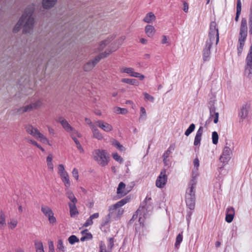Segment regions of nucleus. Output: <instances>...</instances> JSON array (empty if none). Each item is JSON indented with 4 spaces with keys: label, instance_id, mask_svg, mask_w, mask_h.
Here are the masks:
<instances>
[{
    "label": "nucleus",
    "instance_id": "4be33fe9",
    "mask_svg": "<svg viewBox=\"0 0 252 252\" xmlns=\"http://www.w3.org/2000/svg\"><path fill=\"white\" fill-rule=\"evenodd\" d=\"M115 37L116 35L115 34L110 35L108 36V37L106 39L101 41V42L99 44L98 50H102L108 44H109L115 38Z\"/></svg>",
    "mask_w": 252,
    "mask_h": 252
},
{
    "label": "nucleus",
    "instance_id": "c756f323",
    "mask_svg": "<svg viewBox=\"0 0 252 252\" xmlns=\"http://www.w3.org/2000/svg\"><path fill=\"white\" fill-rule=\"evenodd\" d=\"M210 116L214 118V123L217 124L219 121V114L215 111L214 108H211L210 110Z\"/></svg>",
    "mask_w": 252,
    "mask_h": 252
},
{
    "label": "nucleus",
    "instance_id": "052dcab7",
    "mask_svg": "<svg viewBox=\"0 0 252 252\" xmlns=\"http://www.w3.org/2000/svg\"><path fill=\"white\" fill-rule=\"evenodd\" d=\"M25 106H26V110H27V112H30V111L33 110V109H34V108L33 107L32 103H31L30 104L26 105Z\"/></svg>",
    "mask_w": 252,
    "mask_h": 252
},
{
    "label": "nucleus",
    "instance_id": "c85d7f7f",
    "mask_svg": "<svg viewBox=\"0 0 252 252\" xmlns=\"http://www.w3.org/2000/svg\"><path fill=\"white\" fill-rule=\"evenodd\" d=\"M68 206L69 208L70 215L71 217H74L76 215L78 214L79 213L76 204H68Z\"/></svg>",
    "mask_w": 252,
    "mask_h": 252
},
{
    "label": "nucleus",
    "instance_id": "49530a36",
    "mask_svg": "<svg viewBox=\"0 0 252 252\" xmlns=\"http://www.w3.org/2000/svg\"><path fill=\"white\" fill-rule=\"evenodd\" d=\"M82 234L84 235V237L86 238L87 240H91L93 238V236L91 233H88L87 230H84L82 232Z\"/></svg>",
    "mask_w": 252,
    "mask_h": 252
},
{
    "label": "nucleus",
    "instance_id": "393cba45",
    "mask_svg": "<svg viewBox=\"0 0 252 252\" xmlns=\"http://www.w3.org/2000/svg\"><path fill=\"white\" fill-rule=\"evenodd\" d=\"M91 130L93 134V137L98 140L103 139V136L95 126H92Z\"/></svg>",
    "mask_w": 252,
    "mask_h": 252
},
{
    "label": "nucleus",
    "instance_id": "9b49d317",
    "mask_svg": "<svg viewBox=\"0 0 252 252\" xmlns=\"http://www.w3.org/2000/svg\"><path fill=\"white\" fill-rule=\"evenodd\" d=\"M168 176L166 174V171L165 169H163L156 181V185L158 188H163L167 183Z\"/></svg>",
    "mask_w": 252,
    "mask_h": 252
},
{
    "label": "nucleus",
    "instance_id": "cd10ccee",
    "mask_svg": "<svg viewBox=\"0 0 252 252\" xmlns=\"http://www.w3.org/2000/svg\"><path fill=\"white\" fill-rule=\"evenodd\" d=\"M6 224V216L4 211L0 209V229L5 227Z\"/></svg>",
    "mask_w": 252,
    "mask_h": 252
},
{
    "label": "nucleus",
    "instance_id": "aec40b11",
    "mask_svg": "<svg viewBox=\"0 0 252 252\" xmlns=\"http://www.w3.org/2000/svg\"><path fill=\"white\" fill-rule=\"evenodd\" d=\"M59 122L61 124L63 129L67 132H71L73 130V127L70 126L68 122L63 118H60Z\"/></svg>",
    "mask_w": 252,
    "mask_h": 252
},
{
    "label": "nucleus",
    "instance_id": "603ef678",
    "mask_svg": "<svg viewBox=\"0 0 252 252\" xmlns=\"http://www.w3.org/2000/svg\"><path fill=\"white\" fill-rule=\"evenodd\" d=\"M145 98L153 102L154 100V97L147 93H144Z\"/></svg>",
    "mask_w": 252,
    "mask_h": 252
},
{
    "label": "nucleus",
    "instance_id": "774afa93",
    "mask_svg": "<svg viewBox=\"0 0 252 252\" xmlns=\"http://www.w3.org/2000/svg\"><path fill=\"white\" fill-rule=\"evenodd\" d=\"M99 215L98 213H95L90 216L89 218L93 220L94 219L98 218L99 217Z\"/></svg>",
    "mask_w": 252,
    "mask_h": 252
},
{
    "label": "nucleus",
    "instance_id": "bf43d9fd",
    "mask_svg": "<svg viewBox=\"0 0 252 252\" xmlns=\"http://www.w3.org/2000/svg\"><path fill=\"white\" fill-rule=\"evenodd\" d=\"M161 43L163 44H166L168 43V38L166 35H162L161 37Z\"/></svg>",
    "mask_w": 252,
    "mask_h": 252
},
{
    "label": "nucleus",
    "instance_id": "6ab92c4d",
    "mask_svg": "<svg viewBox=\"0 0 252 252\" xmlns=\"http://www.w3.org/2000/svg\"><path fill=\"white\" fill-rule=\"evenodd\" d=\"M57 1L58 0H42V5L44 9H49L54 7Z\"/></svg>",
    "mask_w": 252,
    "mask_h": 252
},
{
    "label": "nucleus",
    "instance_id": "39448f33",
    "mask_svg": "<svg viewBox=\"0 0 252 252\" xmlns=\"http://www.w3.org/2000/svg\"><path fill=\"white\" fill-rule=\"evenodd\" d=\"M248 35L247 21L246 18H242L240 28L237 46L238 54L240 56L243 50L245 43Z\"/></svg>",
    "mask_w": 252,
    "mask_h": 252
},
{
    "label": "nucleus",
    "instance_id": "5fc2aeb1",
    "mask_svg": "<svg viewBox=\"0 0 252 252\" xmlns=\"http://www.w3.org/2000/svg\"><path fill=\"white\" fill-rule=\"evenodd\" d=\"M49 252H55L54 246L53 242L50 241L48 242Z\"/></svg>",
    "mask_w": 252,
    "mask_h": 252
},
{
    "label": "nucleus",
    "instance_id": "c03bdc74",
    "mask_svg": "<svg viewBox=\"0 0 252 252\" xmlns=\"http://www.w3.org/2000/svg\"><path fill=\"white\" fill-rule=\"evenodd\" d=\"M182 240H183L182 235L181 234H179L177 235V237H176V242H175V246L176 248H178L179 246L180 245V244L182 242Z\"/></svg>",
    "mask_w": 252,
    "mask_h": 252
},
{
    "label": "nucleus",
    "instance_id": "7ed1b4c3",
    "mask_svg": "<svg viewBox=\"0 0 252 252\" xmlns=\"http://www.w3.org/2000/svg\"><path fill=\"white\" fill-rule=\"evenodd\" d=\"M219 41V34L217 23L215 22H212L210 25L209 38L206 42L203 51V58L204 61H207L209 59L211 53L210 49L212 45L214 44L217 45Z\"/></svg>",
    "mask_w": 252,
    "mask_h": 252
},
{
    "label": "nucleus",
    "instance_id": "79ce46f5",
    "mask_svg": "<svg viewBox=\"0 0 252 252\" xmlns=\"http://www.w3.org/2000/svg\"><path fill=\"white\" fill-rule=\"evenodd\" d=\"M69 244L73 245L74 243L79 241V239L75 235H71L68 239Z\"/></svg>",
    "mask_w": 252,
    "mask_h": 252
},
{
    "label": "nucleus",
    "instance_id": "473e14b6",
    "mask_svg": "<svg viewBox=\"0 0 252 252\" xmlns=\"http://www.w3.org/2000/svg\"><path fill=\"white\" fill-rule=\"evenodd\" d=\"M147 119V113L145 109L143 107H140V116L139 121L140 122L144 121Z\"/></svg>",
    "mask_w": 252,
    "mask_h": 252
},
{
    "label": "nucleus",
    "instance_id": "1a4fd4ad",
    "mask_svg": "<svg viewBox=\"0 0 252 252\" xmlns=\"http://www.w3.org/2000/svg\"><path fill=\"white\" fill-rule=\"evenodd\" d=\"M110 55V52L107 53V51L100 54L97 55L95 58L86 63L84 66V69L85 71H88L92 69L94 66L99 62V61L104 58H105Z\"/></svg>",
    "mask_w": 252,
    "mask_h": 252
},
{
    "label": "nucleus",
    "instance_id": "2eb2a0df",
    "mask_svg": "<svg viewBox=\"0 0 252 252\" xmlns=\"http://www.w3.org/2000/svg\"><path fill=\"white\" fill-rule=\"evenodd\" d=\"M95 123L100 128L106 132H109L113 129V126L106 122L98 120Z\"/></svg>",
    "mask_w": 252,
    "mask_h": 252
},
{
    "label": "nucleus",
    "instance_id": "de8ad7c7",
    "mask_svg": "<svg viewBox=\"0 0 252 252\" xmlns=\"http://www.w3.org/2000/svg\"><path fill=\"white\" fill-rule=\"evenodd\" d=\"M57 248L59 250L63 252L64 251V248L63 245V241L61 239H59L58 241Z\"/></svg>",
    "mask_w": 252,
    "mask_h": 252
},
{
    "label": "nucleus",
    "instance_id": "4468645a",
    "mask_svg": "<svg viewBox=\"0 0 252 252\" xmlns=\"http://www.w3.org/2000/svg\"><path fill=\"white\" fill-rule=\"evenodd\" d=\"M126 39V36L125 35H123L118 38L113 44L110 50H107L106 51L107 53L110 52V54L114 51H116L118 50L120 47L123 44L125 40Z\"/></svg>",
    "mask_w": 252,
    "mask_h": 252
},
{
    "label": "nucleus",
    "instance_id": "f3484780",
    "mask_svg": "<svg viewBox=\"0 0 252 252\" xmlns=\"http://www.w3.org/2000/svg\"><path fill=\"white\" fill-rule=\"evenodd\" d=\"M130 189L126 188V185L123 182H120L117 190L118 195L122 197L127 194Z\"/></svg>",
    "mask_w": 252,
    "mask_h": 252
},
{
    "label": "nucleus",
    "instance_id": "f8f14e48",
    "mask_svg": "<svg viewBox=\"0 0 252 252\" xmlns=\"http://www.w3.org/2000/svg\"><path fill=\"white\" fill-rule=\"evenodd\" d=\"M114 239L110 238L108 239V244L106 246L103 241H101L99 244V252H112V249L114 246Z\"/></svg>",
    "mask_w": 252,
    "mask_h": 252
},
{
    "label": "nucleus",
    "instance_id": "f704fd0d",
    "mask_svg": "<svg viewBox=\"0 0 252 252\" xmlns=\"http://www.w3.org/2000/svg\"><path fill=\"white\" fill-rule=\"evenodd\" d=\"M121 81L123 83H125L126 84H129L133 85H137L138 82L136 79H128V78H124L122 79Z\"/></svg>",
    "mask_w": 252,
    "mask_h": 252
},
{
    "label": "nucleus",
    "instance_id": "a211bd4d",
    "mask_svg": "<svg viewBox=\"0 0 252 252\" xmlns=\"http://www.w3.org/2000/svg\"><path fill=\"white\" fill-rule=\"evenodd\" d=\"M249 108L250 105L248 104H245L242 106L239 113V116L241 119H245L248 117Z\"/></svg>",
    "mask_w": 252,
    "mask_h": 252
},
{
    "label": "nucleus",
    "instance_id": "a19ab883",
    "mask_svg": "<svg viewBox=\"0 0 252 252\" xmlns=\"http://www.w3.org/2000/svg\"><path fill=\"white\" fill-rule=\"evenodd\" d=\"M25 140L27 142L36 147L37 148H38L40 146V144H39L35 140L30 137H26Z\"/></svg>",
    "mask_w": 252,
    "mask_h": 252
},
{
    "label": "nucleus",
    "instance_id": "680f3d73",
    "mask_svg": "<svg viewBox=\"0 0 252 252\" xmlns=\"http://www.w3.org/2000/svg\"><path fill=\"white\" fill-rule=\"evenodd\" d=\"M134 77L139 78L140 80H143L145 78V76L139 73L136 72Z\"/></svg>",
    "mask_w": 252,
    "mask_h": 252
},
{
    "label": "nucleus",
    "instance_id": "a878e982",
    "mask_svg": "<svg viewBox=\"0 0 252 252\" xmlns=\"http://www.w3.org/2000/svg\"><path fill=\"white\" fill-rule=\"evenodd\" d=\"M156 19V17L155 14L153 12H150L145 15L143 21L147 23H151L154 22Z\"/></svg>",
    "mask_w": 252,
    "mask_h": 252
},
{
    "label": "nucleus",
    "instance_id": "9d476101",
    "mask_svg": "<svg viewBox=\"0 0 252 252\" xmlns=\"http://www.w3.org/2000/svg\"><path fill=\"white\" fill-rule=\"evenodd\" d=\"M246 63L245 73L248 77H251L252 75V45L246 57Z\"/></svg>",
    "mask_w": 252,
    "mask_h": 252
},
{
    "label": "nucleus",
    "instance_id": "b1692460",
    "mask_svg": "<svg viewBox=\"0 0 252 252\" xmlns=\"http://www.w3.org/2000/svg\"><path fill=\"white\" fill-rule=\"evenodd\" d=\"M156 29L154 27L151 25L146 26L145 28V32L147 35L149 37H153L156 33Z\"/></svg>",
    "mask_w": 252,
    "mask_h": 252
},
{
    "label": "nucleus",
    "instance_id": "e2e57ef3",
    "mask_svg": "<svg viewBox=\"0 0 252 252\" xmlns=\"http://www.w3.org/2000/svg\"><path fill=\"white\" fill-rule=\"evenodd\" d=\"M170 153L168 152L167 151H166L163 154V162L164 163H166V159L167 158L169 157Z\"/></svg>",
    "mask_w": 252,
    "mask_h": 252
},
{
    "label": "nucleus",
    "instance_id": "58836bf2",
    "mask_svg": "<svg viewBox=\"0 0 252 252\" xmlns=\"http://www.w3.org/2000/svg\"><path fill=\"white\" fill-rule=\"evenodd\" d=\"M18 224V221L17 220L12 219H11L10 221L8 223V227L10 229H13L16 227Z\"/></svg>",
    "mask_w": 252,
    "mask_h": 252
},
{
    "label": "nucleus",
    "instance_id": "338daca9",
    "mask_svg": "<svg viewBox=\"0 0 252 252\" xmlns=\"http://www.w3.org/2000/svg\"><path fill=\"white\" fill-rule=\"evenodd\" d=\"M53 156L52 154H49L46 158V162H52Z\"/></svg>",
    "mask_w": 252,
    "mask_h": 252
},
{
    "label": "nucleus",
    "instance_id": "dca6fc26",
    "mask_svg": "<svg viewBox=\"0 0 252 252\" xmlns=\"http://www.w3.org/2000/svg\"><path fill=\"white\" fill-rule=\"evenodd\" d=\"M145 209L144 208L142 207L141 208H139L136 212L135 214L133 215L132 218L131 220L136 219L138 217V221L140 224H143L145 217L144 216V214L145 213Z\"/></svg>",
    "mask_w": 252,
    "mask_h": 252
},
{
    "label": "nucleus",
    "instance_id": "8fccbe9b",
    "mask_svg": "<svg viewBox=\"0 0 252 252\" xmlns=\"http://www.w3.org/2000/svg\"><path fill=\"white\" fill-rule=\"evenodd\" d=\"M70 134V136L72 137V135L74 136L75 137L77 136L78 137H81V134L78 132L77 130L74 129L73 128V130L71 131V132H69Z\"/></svg>",
    "mask_w": 252,
    "mask_h": 252
},
{
    "label": "nucleus",
    "instance_id": "6e6d98bb",
    "mask_svg": "<svg viewBox=\"0 0 252 252\" xmlns=\"http://www.w3.org/2000/svg\"><path fill=\"white\" fill-rule=\"evenodd\" d=\"M226 214L235 215V210L233 207H229L226 209Z\"/></svg>",
    "mask_w": 252,
    "mask_h": 252
},
{
    "label": "nucleus",
    "instance_id": "bb28decb",
    "mask_svg": "<svg viewBox=\"0 0 252 252\" xmlns=\"http://www.w3.org/2000/svg\"><path fill=\"white\" fill-rule=\"evenodd\" d=\"M120 71L122 73H127L132 77H134L136 73L131 67H122L120 68Z\"/></svg>",
    "mask_w": 252,
    "mask_h": 252
},
{
    "label": "nucleus",
    "instance_id": "69168bd1",
    "mask_svg": "<svg viewBox=\"0 0 252 252\" xmlns=\"http://www.w3.org/2000/svg\"><path fill=\"white\" fill-rule=\"evenodd\" d=\"M47 165L48 168L50 171H53L54 170V164H53L52 162H47Z\"/></svg>",
    "mask_w": 252,
    "mask_h": 252
},
{
    "label": "nucleus",
    "instance_id": "0e129e2a",
    "mask_svg": "<svg viewBox=\"0 0 252 252\" xmlns=\"http://www.w3.org/2000/svg\"><path fill=\"white\" fill-rule=\"evenodd\" d=\"M175 148V145L172 144L169 146V147L168 148V149H167V151H168V152H169V153L171 154L173 151H174Z\"/></svg>",
    "mask_w": 252,
    "mask_h": 252
},
{
    "label": "nucleus",
    "instance_id": "c9c22d12",
    "mask_svg": "<svg viewBox=\"0 0 252 252\" xmlns=\"http://www.w3.org/2000/svg\"><path fill=\"white\" fill-rule=\"evenodd\" d=\"M111 142L112 145L116 147L121 151H123L124 150V147L117 140L115 139H112Z\"/></svg>",
    "mask_w": 252,
    "mask_h": 252
},
{
    "label": "nucleus",
    "instance_id": "7c9ffc66",
    "mask_svg": "<svg viewBox=\"0 0 252 252\" xmlns=\"http://www.w3.org/2000/svg\"><path fill=\"white\" fill-rule=\"evenodd\" d=\"M34 245L36 252H44L43 244L41 241H35Z\"/></svg>",
    "mask_w": 252,
    "mask_h": 252
},
{
    "label": "nucleus",
    "instance_id": "09e8293b",
    "mask_svg": "<svg viewBox=\"0 0 252 252\" xmlns=\"http://www.w3.org/2000/svg\"><path fill=\"white\" fill-rule=\"evenodd\" d=\"M234 215H232L231 214H226L225 216V221L227 222L228 223H230L232 221L233 219H234Z\"/></svg>",
    "mask_w": 252,
    "mask_h": 252
},
{
    "label": "nucleus",
    "instance_id": "864d4df0",
    "mask_svg": "<svg viewBox=\"0 0 252 252\" xmlns=\"http://www.w3.org/2000/svg\"><path fill=\"white\" fill-rule=\"evenodd\" d=\"M93 220L89 218L83 224V226L88 227L90 225H92L93 224Z\"/></svg>",
    "mask_w": 252,
    "mask_h": 252
},
{
    "label": "nucleus",
    "instance_id": "72a5a7b5",
    "mask_svg": "<svg viewBox=\"0 0 252 252\" xmlns=\"http://www.w3.org/2000/svg\"><path fill=\"white\" fill-rule=\"evenodd\" d=\"M41 210L45 216H47L53 212L50 207L44 205H41Z\"/></svg>",
    "mask_w": 252,
    "mask_h": 252
},
{
    "label": "nucleus",
    "instance_id": "13d9d810",
    "mask_svg": "<svg viewBox=\"0 0 252 252\" xmlns=\"http://www.w3.org/2000/svg\"><path fill=\"white\" fill-rule=\"evenodd\" d=\"M17 112L19 113V114H23L25 112H27V110H26V106H23V107H21L18 109H17Z\"/></svg>",
    "mask_w": 252,
    "mask_h": 252
},
{
    "label": "nucleus",
    "instance_id": "20e7f679",
    "mask_svg": "<svg viewBox=\"0 0 252 252\" xmlns=\"http://www.w3.org/2000/svg\"><path fill=\"white\" fill-rule=\"evenodd\" d=\"M129 200V198H125L115 204L110 206L108 208L109 213L108 217L109 219L114 220H118L124 213V209L121 207L127 203Z\"/></svg>",
    "mask_w": 252,
    "mask_h": 252
},
{
    "label": "nucleus",
    "instance_id": "5701e85b",
    "mask_svg": "<svg viewBox=\"0 0 252 252\" xmlns=\"http://www.w3.org/2000/svg\"><path fill=\"white\" fill-rule=\"evenodd\" d=\"M65 194L66 197L69 199L70 202L68 204H76L77 202V199L74 196L72 191L66 188L65 189Z\"/></svg>",
    "mask_w": 252,
    "mask_h": 252
},
{
    "label": "nucleus",
    "instance_id": "4c0bfd02",
    "mask_svg": "<svg viewBox=\"0 0 252 252\" xmlns=\"http://www.w3.org/2000/svg\"><path fill=\"white\" fill-rule=\"evenodd\" d=\"M54 214L53 212H52L51 213L46 216L47 218H48L49 222L52 224H55L57 221L56 219L54 217Z\"/></svg>",
    "mask_w": 252,
    "mask_h": 252
},
{
    "label": "nucleus",
    "instance_id": "0eeeda50",
    "mask_svg": "<svg viewBox=\"0 0 252 252\" xmlns=\"http://www.w3.org/2000/svg\"><path fill=\"white\" fill-rule=\"evenodd\" d=\"M25 129L29 134L32 136L40 142L44 144L51 145L48 139L44 134L41 133L37 128L34 127L32 125H28L25 126Z\"/></svg>",
    "mask_w": 252,
    "mask_h": 252
},
{
    "label": "nucleus",
    "instance_id": "f03ea898",
    "mask_svg": "<svg viewBox=\"0 0 252 252\" xmlns=\"http://www.w3.org/2000/svg\"><path fill=\"white\" fill-rule=\"evenodd\" d=\"M193 165L196 169L195 171L192 172L191 179L188 184V187L186 189L185 195L187 205L190 210L194 209L195 205V187L197 184L196 177L197 176L196 171L199 166V161L197 158L194 159Z\"/></svg>",
    "mask_w": 252,
    "mask_h": 252
},
{
    "label": "nucleus",
    "instance_id": "4d7b16f0",
    "mask_svg": "<svg viewBox=\"0 0 252 252\" xmlns=\"http://www.w3.org/2000/svg\"><path fill=\"white\" fill-rule=\"evenodd\" d=\"M241 7H242V3H241V0H237L236 11H238V12H241Z\"/></svg>",
    "mask_w": 252,
    "mask_h": 252
},
{
    "label": "nucleus",
    "instance_id": "37998d69",
    "mask_svg": "<svg viewBox=\"0 0 252 252\" xmlns=\"http://www.w3.org/2000/svg\"><path fill=\"white\" fill-rule=\"evenodd\" d=\"M212 138L213 143L215 145L217 144L218 143L219 135L216 131L212 132Z\"/></svg>",
    "mask_w": 252,
    "mask_h": 252
},
{
    "label": "nucleus",
    "instance_id": "a18cd8bd",
    "mask_svg": "<svg viewBox=\"0 0 252 252\" xmlns=\"http://www.w3.org/2000/svg\"><path fill=\"white\" fill-rule=\"evenodd\" d=\"M113 158L119 163H122L123 161V158L119 156L117 153H113L112 155Z\"/></svg>",
    "mask_w": 252,
    "mask_h": 252
},
{
    "label": "nucleus",
    "instance_id": "412c9836",
    "mask_svg": "<svg viewBox=\"0 0 252 252\" xmlns=\"http://www.w3.org/2000/svg\"><path fill=\"white\" fill-rule=\"evenodd\" d=\"M203 132V127L202 126H200L198 129L194 141V145L195 146H197L200 145V141L201 140L202 135Z\"/></svg>",
    "mask_w": 252,
    "mask_h": 252
},
{
    "label": "nucleus",
    "instance_id": "ddd939ff",
    "mask_svg": "<svg viewBox=\"0 0 252 252\" xmlns=\"http://www.w3.org/2000/svg\"><path fill=\"white\" fill-rule=\"evenodd\" d=\"M231 155L232 151L231 149L227 146H225L223 150L222 155L220 158V160L221 162H223V163L226 164L231 158Z\"/></svg>",
    "mask_w": 252,
    "mask_h": 252
},
{
    "label": "nucleus",
    "instance_id": "2f4dec72",
    "mask_svg": "<svg viewBox=\"0 0 252 252\" xmlns=\"http://www.w3.org/2000/svg\"><path fill=\"white\" fill-rule=\"evenodd\" d=\"M113 112L117 114H126L128 113V111L126 108H122L119 107H115L113 108Z\"/></svg>",
    "mask_w": 252,
    "mask_h": 252
},
{
    "label": "nucleus",
    "instance_id": "e433bc0d",
    "mask_svg": "<svg viewBox=\"0 0 252 252\" xmlns=\"http://www.w3.org/2000/svg\"><path fill=\"white\" fill-rule=\"evenodd\" d=\"M33 107L34 109H37L40 107H41L43 105V99H39L34 102L32 103Z\"/></svg>",
    "mask_w": 252,
    "mask_h": 252
},
{
    "label": "nucleus",
    "instance_id": "423d86ee",
    "mask_svg": "<svg viewBox=\"0 0 252 252\" xmlns=\"http://www.w3.org/2000/svg\"><path fill=\"white\" fill-rule=\"evenodd\" d=\"M93 158L101 166H106L109 162V155L103 149H95L92 153Z\"/></svg>",
    "mask_w": 252,
    "mask_h": 252
},
{
    "label": "nucleus",
    "instance_id": "ea45409f",
    "mask_svg": "<svg viewBox=\"0 0 252 252\" xmlns=\"http://www.w3.org/2000/svg\"><path fill=\"white\" fill-rule=\"evenodd\" d=\"M195 128V126L194 124L190 125L188 128L185 132V135L188 136L191 132H192Z\"/></svg>",
    "mask_w": 252,
    "mask_h": 252
},
{
    "label": "nucleus",
    "instance_id": "3c124183",
    "mask_svg": "<svg viewBox=\"0 0 252 252\" xmlns=\"http://www.w3.org/2000/svg\"><path fill=\"white\" fill-rule=\"evenodd\" d=\"M72 176L77 180L79 178L78 170L76 168H74L72 172Z\"/></svg>",
    "mask_w": 252,
    "mask_h": 252
},
{
    "label": "nucleus",
    "instance_id": "f257e3e1",
    "mask_svg": "<svg viewBox=\"0 0 252 252\" xmlns=\"http://www.w3.org/2000/svg\"><path fill=\"white\" fill-rule=\"evenodd\" d=\"M34 9L35 5L33 4L29 5L26 8L24 13L13 29L14 32H18L22 27H23V32L25 33H31L32 32L34 19L32 15Z\"/></svg>",
    "mask_w": 252,
    "mask_h": 252
},
{
    "label": "nucleus",
    "instance_id": "6e6552de",
    "mask_svg": "<svg viewBox=\"0 0 252 252\" xmlns=\"http://www.w3.org/2000/svg\"><path fill=\"white\" fill-rule=\"evenodd\" d=\"M58 173L61 177L66 188L68 189L70 186V181L68 173L65 171L64 165L60 164L58 166Z\"/></svg>",
    "mask_w": 252,
    "mask_h": 252
}]
</instances>
